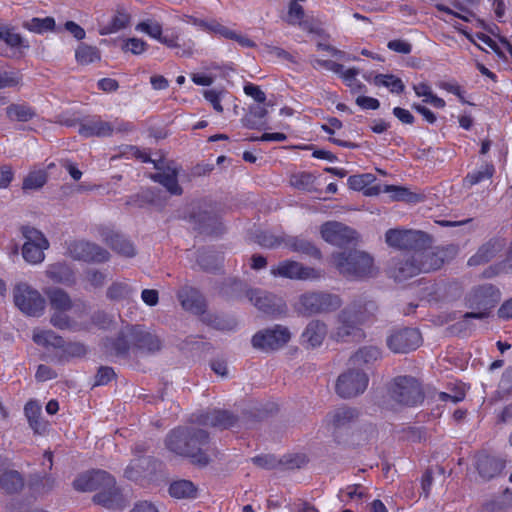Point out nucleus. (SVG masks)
Listing matches in <instances>:
<instances>
[{
  "mask_svg": "<svg viewBox=\"0 0 512 512\" xmlns=\"http://www.w3.org/2000/svg\"><path fill=\"white\" fill-rule=\"evenodd\" d=\"M132 130V126L123 120L104 121L92 119L79 128L80 135L84 137H109L117 133H126Z\"/></svg>",
  "mask_w": 512,
  "mask_h": 512,
  "instance_id": "15",
  "label": "nucleus"
},
{
  "mask_svg": "<svg viewBox=\"0 0 512 512\" xmlns=\"http://www.w3.org/2000/svg\"><path fill=\"white\" fill-rule=\"evenodd\" d=\"M439 87L449 93L456 95L460 101L465 102L464 91L456 82H441Z\"/></svg>",
  "mask_w": 512,
  "mask_h": 512,
  "instance_id": "63",
  "label": "nucleus"
},
{
  "mask_svg": "<svg viewBox=\"0 0 512 512\" xmlns=\"http://www.w3.org/2000/svg\"><path fill=\"white\" fill-rule=\"evenodd\" d=\"M23 27L30 32L43 34L55 29V20L53 17L38 18L34 17L23 22Z\"/></svg>",
  "mask_w": 512,
  "mask_h": 512,
  "instance_id": "40",
  "label": "nucleus"
},
{
  "mask_svg": "<svg viewBox=\"0 0 512 512\" xmlns=\"http://www.w3.org/2000/svg\"><path fill=\"white\" fill-rule=\"evenodd\" d=\"M14 178V172L11 166L2 165L0 167V188H7Z\"/></svg>",
  "mask_w": 512,
  "mask_h": 512,
  "instance_id": "62",
  "label": "nucleus"
},
{
  "mask_svg": "<svg viewBox=\"0 0 512 512\" xmlns=\"http://www.w3.org/2000/svg\"><path fill=\"white\" fill-rule=\"evenodd\" d=\"M512 272V262L509 260L503 261L495 266H491L485 270L484 276L487 278L494 277L501 273H510Z\"/></svg>",
  "mask_w": 512,
  "mask_h": 512,
  "instance_id": "56",
  "label": "nucleus"
},
{
  "mask_svg": "<svg viewBox=\"0 0 512 512\" xmlns=\"http://www.w3.org/2000/svg\"><path fill=\"white\" fill-rule=\"evenodd\" d=\"M205 99L207 101H209L213 108L221 113L223 112V107L221 105V93L214 90V89H210V90H205L204 93H203Z\"/></svg>",
  "mask_w": 512,
  "mask_h": 512,
  "instance_id": "60",
  "label": "nucleus"
},
{
  "mask_svg": "<svg viewBox=\"0 0 512 512\" xmlns=\"http://www.w3.org/2000/svg\"><path fill=\"white\" fill-rule=\"evenodd\" d=\"M421 344V335L414 328L393 330L387 337V346L394 353H407Z\"/></svg>",
  "mask_w": 512,
  "mask_h": 512,
  "instance_id": "18",
  "label": "nucleus"
},
{
  "mask_svg": "<svg viewBox=\"0 0 512 512\" xmlns=\"http://www.w3.org/2000/svg\"><path fill=\"white\" fill-rule=\"evenodd\" d=\"M357 417V412L351 408H339L329 415L328 421L334 428H340Z\"/></svg>",
  "mask_w": 512,
  "mask_h": 512,
  "instance_id": "42",
  "label": "nucleus"
},
{
  "mask_svg": "<svg viewBox=\"0 0 512 512\" xmlns=\"http://www.w3.org/2000/svg\"><path fill=\"white\" fill-rule=\"evenodd\" d=\"M135 29L139 32L147 34L152 39L157 40L168 48L176 49V55L180 57H190L193 55L195 43L188 40L180 44V32L177 30H167L163 34L162 25L152 19L139 22Z\"/></svg>",
  "mask_w": 512,
  "mask_h": 512,
  "instance_id": "6",
  "label": "nucleus"
},
{
  "mask_svg": "<svg viewBox=\"0 0 512 512\" xmlns=\"http://www.w3.org/2000/svg\"><path fill=\"white\" fill-rule=\"evenodd\" d=\"M368 382L363 370L350 367L338 377L336 391L343 398L355 397L366 390Z\"/></svg>",
  "mask_w": 512,
  "mask_h": 512,
  "instance_id": "14",
  "label": "nucleus"
},
{
  "mask_svg": "<svg viewBox=\"0 0 512 512\" xmlns=\"http://www.w3.org/2000/svg\"><path fill=\"white\" fill-rule=\"evenodd\" d=\"M322 238L333 245L342 246L356 239V232L348 226L336 222H326L321 226Z\"/></svg>",
  "mask_w": 512,
  "mask_h": 512,
  "instance_id": "21",
  "label": "nucleus"
},
{
  "mask_svg": "<svg viewBox=\"0 0 512 512\" xmlns=\"http://www.w3.org/2000/svg\"><path fill=\"white\" fill-rule=\"evenodd\" d=\"M384 192L390 193V197L395 201L415 202L417 195L410 192L408 189L400 186L386 185L383 189Z\"/></svg>",
  "mask_w": 512,
  "mask_h": 512,
  "instance_id": "48",
  "label": "nucleus"
},
{
  "mask_svg": "<svg viewBox=\"0 0 512 512\" xmlns=\"http://www.w3.org/2000/svg\"><path fill=\"white\" fill-rule=\"evenodd\" d=\"M73 487L81 492L98 491L94 495V501L104 506L110 505L118 495L114 478L102 470L92 471L77 477Z\"/></svg>",
  "mask_w": 512,
  "mask_h": 512,
  "instance_id": "5",
  "label": "nucleus"
},
{
  "mask_svg": "<svg viewBox=\"0 0 512 512\" xmlns=\"http://www.w3.org/2000/svg\"><path fill=\"white\" fill-rule=\"evenodd\" d=\"M271 274L275 277L294 280H317L322 276L320 270L304 266L303 264L292 260H285L273 266L271 268Z\"/></svg>",
  "mask_w": 512,
  "mask_h": 512,
  "instance_id": "17",
  "label": "nucleus"
},
{
  "mask_svg": "<svg viewBox=\"0 0 512 512\" xmlns=\"http://www.w3.org/2000/svg\"><path fill=\"white\" fill-rule=\"evenodd\" d=\"M504 467L505 461L495 456L480 455L477 459V470L484 479L496 477Z\"/></svg>",
  "mask_w": 512,
  "mask_h": 512,
  "instance_id": "26",
  "label": "nucleus"
},
{
  "mask_svg": "<svg viewBox=\"0 0 512 512\" xmlns=\"http://www.w3.org/2000/svg\"><path fill=\"white\" fill-rule=\"evenodd\" d=\"M68 253L74 259L88 262H104L109 259L105 249L83 240L70 243Z\"/></svg>",
  "mask_w": 512,
  "mask_h": 512,
  "instance_id": "19",
  "label": "nucleus"
},
{
  "mask_svg": "<svg viewBox=\"0 0 512 512\" xmlns=\"http://www.w3.org/2000/svg\"><path fill=\"white\" fill-rule=\"evenodd\" d=\"M386 243L397 249H412L416 251L423 248L428 242L429 237L421 232L414 230L390 229L385 235Z\"/></svg>",
  "mask_w": 512,
  "mask_h": 512,
  "instance_id": "16",
  "label": "nucleus"
},
{
  "mask_svg": "<svg viewBox=\"0 0 512 512\" xmlns=\"http://www.w3.org/2000/svg\"><path fill=\"white\" fill-rule=\"evenodd\" d=\"M374 180L375 176L370 173L353 175L348 178V185L351 189L360 191L373 183Z\"/></svg>",
  "mask_w": 512,
  "mask_h": 512,
  "instance_id": "52",
  "label": "nucleus"
},
{
  "mask_svg": "<svg viewBox=\"0 0 512 512\" xmlns=\"http://www.w3.org/2000/svg\"><path fill=\"white\" fill-rule=\"evenodd\" d=\"M373 83L376 86H384L392 93L400 94L404 91V84L402 80L391 74H379L373 78Z\"/></svg>",
  "mask_w": 512,
  "mask_h": 512,
  "instance_id": "43",
  "label": "nucleus"
},
{
  "mask_svg": "<svg viewBox=\"0 0 512 512\" xmlns=\"http://www.w3.org/2000/svg\"><path fill=\"white\" fill-rule=\"evenodd\" d=\"M264 52L267 56L272 58L292 61V56L287 51L277 46L265 45Z\"/></svg>",
  "mask_w": 512,
  "mask_h": 512,
  "instance_id": "59",
  "label": "nucleus"
},
{
  "mask_svg": "<svg viewBox=\"0 0 512 512\" xmlns=\"http://www.w3.org/2000/svg\"><path fill=\"white\" fill-rule=\"evenodd\" d=\"M197 487L189 480H177L171 483L169 493L176 499H192L197 496Z\"/></svg>",
  "mask_w": 512,
  "mask_h": 512,
  "instance_id": "32",
  "label": "nucleus"
},
{
  "mask_svg": "<svg viewBox=\"0 0 512 512\" xmlns=\"http://www.w3.org/2000/svg\"><path fill=\"white\" fill-rule=\"evenodd\" d=\"M331 262L348 279L371 277L377 273L373 258L363 251L335 253L331 256Z\"/></svg>",
  "mask_w": 512,
  "mask_h": 512,
  "instance_id": "4",
  "label": "nucleus"
},
{
  "mask_svg": "<svg viewBox=\"0 0 512 512\" xmlns=\"http://www.w3.org/2000/svg\"><path fill=\"white\" fill-rule=\"evenodd\" d=\"M495 254V249L493 244H486L482 246L478 252L472 256L468 264L469 265H480L482 263L488 262Z\"/></svg>",
  "mask_w": 512,
  "mask_h": 512,
  "instance_id": "51",
  "label": "nucleus"
},
{
  "mask_svg": "<svg viewBox=\"0 0 512 512\" xmlns=\"http://www.w3.org/2000/svg\"><path fill=\"white\" fill-rule=\"evenodd\" d=\"M494 173L493 166L486 165L480 170L472 172L465 178V183L468 186H473L480 183L483 180L490 179Z\"/></svg>",
  "mask_w": 512,
  "mask_h": 512,
  "instance_id": "50",
  "label": "nucleus"
},
{
  "mask_svg": "<svg viewBox=\"0 0 512 512\" xmlns=\"http://www.w3.org/2000/svg\"><path fill=\"white\" fill-rule=\"evenodd\" d=\"M303 17H304V10H303L302 6L299 5L298 3L291 2L290 6H289V11H288V18H287L288 23L292 24V25L303 26L306 29V27L304 26V23L302 21Z\"/></svg>",
  "mask_w": 512,
  "mask_h": 512,
  "instance_id": "55",
  "label": "nucleus"
},
{
  "mask_svg": "<svg viewBox=\"0 0 512 512\" xmlns=\"http://www.w3.org/2000/svg\"><path fill=\"white\" fill-rule=\"evenodd\" d=\"M24 411L30 426L35 430V432H40L45 428V425L39 420L41 415V407L36 402H28L25 405Z\"/></svg>",
  "mask_w": 512,
  "mask_h": 512,
  "instance_id": "46",
  "label": "nucleus"
},
{
  "mask_svg": "<svg viewBox=\"0 0 512 512\" xmlns=\"http://www.w3.org/2000/svg\"><path fill=\"white\" fill-rule=\"evenodd\" d=\"M46 295L52 311L51 324L59 329L69 328L71 320L67 312L73 307L69 294L60 288H50L46 291Z\"/></svg>",
  "mask_w": 512,
  "mask_h": 512,
  "instance_id": "11",
  "label": "nucleus"
},
{
  "mask_svg": "<svg viewBox=\"0 0 512 512\" xmlns=\"http://www.w3.org/2000/svg\"><path fill=\"white\" fill-rule=\"evenodd\" d=\"M292 338L290 329L276 324L259 330L251 338V344L255 349L272 352L286 346Z\"/></svg>",
  "mask_w": 512,
  "mask_h": 512,
  "instance_id": "8",
  "label": "nucleus"
},
{
  "mask_svg": "<svg viewBox=\"0 0 512 512\" xmlns=\"http://www.w3.org/2000/svg\"><path fill=\"white\" fill-rule=\"evenodd\" d=\"M247 296L250 302L265 314L277 316L283 314L286 310L281 299L264 291L249 290Z\"/></svg>",
  "mask_w": 512,
  "mask_h": 512,
  "instance_id": "20",
  "label": "nucleus"
},
{
  "mask_svg": "<svg viewBox=\"0 0 512 512\" xmlns=\"http://www.w3.org/2000/svg\"><path fill=\"white\" fill-rule=\"evenodd\" d=\"M147 48V42L136 37L126 39L121 46L123 52H130L133 55H141Z\"/></svg>",
  "mask_w": 512,
  "mask_h": 512,
  "instance_id": "49",
  "label": "nucleus"
},
{
  "mask_svg": "<svg viewBox=\"0 0 512 512\" xmlns=\"http://www.w3.org/2000/svg\"><path fill=\"white\" fill-rule=\"evenodd\" d=\"M375 310L376 306L371 301L354 300L338 315V326L331 337L336 341H344L353 335L357 327L367 321Z\"/></svg>",
  "mask_w": 512,
  "mask_h": 512,
  "instance_id": "3",
  "label": "nucleus"
},
{
  "mask_svg": "<svg viewBox=\"0 0 512 512\" xmlns=\"http://www.w3.org/2000/svg\"><path fill=\"white\" fill-rule=\"evenodd\" d=\"M166 446L170 451L190 458L194 464L205 466L209 463V437L202 429L174 430L167 436Z\"/></svg>",
  "mask_w": 512,
  "mask_h": 512,
  "instance_id": "1",
  "label": "nucleus"
},
{
  "mask_svg": "<svg viewBox=\"0 0 512 512\" xmlns=\"http://www.w3.org/2000/svg\"><path fill=\"white\" fill-rule=\"evenodd\" d=\"M131 22V15L123 6H118L111 19L99 27L100 35H110L127 28Z\"/></svg>",
  "mask_w": 512,
  "mask_h": 512,
  "instance_id": "23",
  "label": "nucleus"
},
{
  "mask_svg": "<svg viewBox=\"0 0 512 512\" xmlns=\"http://www.w3.org/2000/svg\"><path fill=\"white\" fill-rule=\"evenodd\" d=\"M414 261L419 265L422 272L427 273L439 269L443 264V258L430 249L418 248L413 252Z\"/></svg>",
  "mask_w": 512,
  "mask_h": 512,
  "instance_id": "28",
  "label": "nucleus"
},
{
  "mask_svg": "<svg viewBox=\"0 0 512 512\" xmlns=\"http://www.w3.org/2000/svg\"><path fill=\"white\" fill-rule=\"evenodd\" d=\"M149 458L141 457L133 459L126 467L124 475L130 480H137L150 466Z\"/></svg>",
  "mask_w": 512,
  "mask_h": 512,
  "instance_id": "44",
  "label": "nucleus"
},
{
  "mask_svg": "<svg viewBox=\"0 0 512 512\" xmlns=\"http://www.w3.org/2000/svg\"><path fill=\"white\" fill-rule=\"evenodd\" d=\"M15 305L26 315L40 316L43 314L46 301L40 292L26 283L14 288Z\"/></svg>",
  "mask_w": 512,
  "mask_h": 512,
  "instance_id": "12",
  "label": "nucleus"
},
{
  "mask_svg": "<svg viewBox=\"0 0 512 512\" xmlns=\"http://www.w3.org/2000/svg\"><path fill=\"white\" fill-rule=\"evenodd\" d=\"M0 41H3L10 48L28 49L29 44L22 36L7 25H0Z\"/></svg>",
  "mask_w": 512,
  "mask_h": 512,
  "instance_id": "35",
  "label": "nucleus"
},
{
  "mask_svg": "<svg viewBox=\"0 0 512 512\" xmlns=\"http://www.w3.org/2000/svg\"><path fill=\"white\" fill-rule=\"evenodd\" d=\"M244 92L246 95L252 97L255 101L263 103L266 100L265 93L260 89L259 86L252 83H248L244 86Z\"/></svg>",
  "mask_w": 512,
  "mask_h": 512,
  "instance_id": "61",
  "label": "nucleus"
},
{
  "mask_svg": "<svg viewBox=\"0 0 512 512\" xmlns=\"http://www.w3.org/2000/svg\"><path fill=\"white\" fill-rule=\"evenodd\" d=\"M178 299L185 310L197 315H204L205 302L198 291L192 288H185L178 293Z\"/></svg>",
  "mask_w": 512,
  "mask_h": 512,
  "instance_id": "27",
  "label": "nucleus"
},
{
  "mask_svg": "<svg viewBox=\"0 0 512 512\" xmlns=\"http://www.w3.org/2000/svg\"><path fill=\"white\" fill-rule=\"evenodd\" d=\"M134 289L127 282H115L107 289V297L111 300L127 299Z\"/></svg>",
  "mask_w": 512,
  "mask_h": 512,
  "instance_id": "47",
  "label": "nucleus"
},
{
  "mask_svg": "<svg viewBox=\"0 0 512 512\" xmlns=\"http://www.w3.org/2000/svg\"><path fill=\"white\" fill-rule=\"evenodd\" d=\"M311 63L314 68H317L318 66L323 67L329 71H332L336 74L342 73L343 65L336 63L331 60H321V59H312Z\"/></svg>",
  "mask_w": 512,
  "mask_h": 512,
  "instance_id": "58",
  "label": "nucleus"
},
{
  "mask_svg": "<svg viewBox=\"0 0 512 512\" xmlns=\"http://www.w3.org/2000/svg\"><path fill=\"white\" fill-rule=\"evenodd\" d=\"M421 272L419 265L414 261V254L403 260L394 261L390 269L391 276L397 281H404Z\"/></svg>",
  "mask_w": 512,
  "mask_h": 512,
  "instance_id": "25",
  "label": "nucleus"
},
{
  "mask_svg": "<svg viewBox=\"0 0 512 512\" xmlns=\"http://www.w3.org/2000/svg\"><path fill=\"white\" fill-rule=\"evenodd\" d=\"M390 394L396 402L406 406H415L423 401L421 385L413 377L395 378L390 388Z\"/></svg>",
  "mask_w": 512,
  "mask_h": 512,
  "instance_id": "13",
  "label": "nucleus"
},
{
  "mask_svg": "<svg viewBox=\"0 0 512 512\" xmlns=\"http://www.w3.org/2000/svg\"><path fill=\"white\" fill-rule=\"evenodd\" d=\"M23 486V478L16 470H5L0 476V488L7 493L18 492Z\"/></svg>",
  "mask_w": 512,
  "mask_h": 512,
  "instance_id": "33",
  "label": "nucleus"
},
{
  "mask_svg": "<svg viewBox=\"0 0 512 512\" xmlns=\"http://www.w3.org/2000/svg\"><path fill=\"white\" fill-rule=\"evenodd\" d=\"M501 293L492 284L479 286L471 291L468 296V303L471 308L479 309L478 312H469L465 318L483 319L489 315L492 309L500 300Z\"/></svg>",
  "mask_w": 512,
  "mask_h": 512,
  "instance_id": "9",
  "label": "nucleus"
},
{
  "mask_svg": "<svg viewBox=\"0 0 512 512\" xmlns=\"http://www.w3.org/2000/svg\"><path fill=\"white\" fill-rule=\"evenodd\" d=\"M48 180V173L44 169H33L23 179L22 190L31 191L41 189Z\"/></svg>",
  "mask_w": 512,
  "mask_h": 512,
  "instance_id": "34",
  "label": "nucleus"
},
{
  "mask_svg": "<svg viewBox=\"0 0 512 512\" xmlns=\"http://www.w3.org/2000/svg\"><path fill=\"white\" fill-rule=\"evenodd\" d=\"M203 321L220 330L232 329L235 326V323H226L222 321L219 317L213 315H204Z\"/></svg>",
  "mask_w": 512,
  "mask_h": 512,
  "instance_id": "64",
  "label": "nucleus"
},
{
  "mask_svg": "<svg viewBox=\"0 0 512 512\" xmlns=\"http://www.w3.org/2000/svg\"><path fill=\"white\" fill-rule=\"evenodd\" d=\"M342 305L338 295L327 292H306L301 294L295 303V309L302 315L329 313Z\"/></svg>",
  "mask_w": 512,
  "mask_h": 512,
  "instance_id": "7",
  "label": "nucleus"
},
{
  "mask_svg": "<svg viewBox=\"0 0 512 512\" xmlns=\"http://www.w3.org/2000/svg\"><path fill=\"white\" fill-rule=\"evenodd\" d=\"M7 117L12 121L27 122L36 116V112L25 104H11L6 108Z\"/></svg>",
  "mask_w": 512,
  "mask_h": 512,
  "instance_id": "39",
  "label": "nucleus"
},
{
  "mask_svg": "<svg viewBox=\"0 0 512 512\" xmlns=\"http://www.w3.org/2000/svg\"><path fill=\"white\" fill-rule=\"evenodd\" d=\"M33 341L44 347L60 348L63 346V339L50 330H35L33 332Z\"/></svg>",
  "mask_w": 512,
  "mask_h": 512,
  "instance_id": "41",
  "label": "nucleus"
},
{
  "mask_svg": "<svg viewBox=\"0 0 512 512\" xmlns=\"http://www.w3.org/2000/svg\"><path fill=\"white\" fill-rule=\"evenodd\" d=\"M75 59L80 65H89L100 61L101 53L97 47L82 43L75 51Z\"/></svg>",
  "mask_w": 512,
  "mask_h": 512,
  "instance_id": "36",
  "label": "nucleus"
},
{
  "mask_svg": "<svg viewBox=\"0 0 512 512\" xmlns=\"http://www.w3.org/2000/svg\"><path fill=\"white\" fill-rule=\"evenodd\" d=\"M328 334L327 325L318 319L311 320L301 334L302 344L307 348L320 347Z\"/></svg>",
  "mask_w": 512,
  "mask_h": 512,
  "instance_id": "22",
  "label": "nucleus"
},
{
  "mask_svg": "<svg viewBox=\"0 0 512 512\" xmlns=\"http://www.w3.org/2000/svg\"><path fill=\"white\" fill-rule=\"evenodd\" d=\"M160 338L140 326L127 327L113 343L117 355L129 353H154L161 349Z\"/></svg>",
  "mask_w": 512,
  "mask_h": 512,
  "instance_id": "2",
  "label": "nucleus"
},
{
  "mask_svg": "<svg viewBox=\"0 0 512 512\" xmlns=\"http://www.w3.org/2000/svg\"><path fill=\"white\" fill-rule=\"evenodd\" d=\"M110 247L119 255L124 257H133L136 254L133 244L124 237L115 234L109 240Z\"/></svg>",
  "mask_w": 512,
  "mask_h": 512,
  "instance_id": "45",
  "label": "nucleus"
},
{
  "mask_svg": "<svg viewBox=\"0 0 512 512\" xmlns=\"http://www.w3.org/2000/svg\"><path fill=\"white\" fill-rule=\"evenodd\" d=\"M198 422L204 426L227 429L234 426L236 418L227 411L211 410L205 414H201L198 418Z\"/></svg>",
  "mask_w": 512,
  "mask_h": 512,
  "instance_id": "24",
  "label": "nucleus"
},
{
  "mask_svg": "<svg viewBox=\"0 0 512 512\" xmlns=\"http://www.w3.org/2000/svg\"><path fill=\"white\" fill-rule=\"evenodd\" d=\"M46 275L55 283L71 285L75 282V275L72 269L64 263H54L47 267Z\"/></svg>",
  "mask_w": 512,
  "mask_h": 512,
  "instance_id": "30",
  "label": "nucleus"
},
{
  "mask_svg": "<svg viewBox=\"0 0 512 512\" xmlns=\"http://www.w3.org/2000/svg\"><path fill=\"white\" fill-rule=\"evenodd\" d=\"M115 376V372L110 367H100L95 376V385H105Z\"/></svg>",
  "mask_w": 512,
  "mask_h": 512,
  "instance_id": "57",
  "label": "nucleus"
},
{
  "mask_svg": "<svg viewBox=\"0 0 512 512\" xmlns=\"http://www.w3.org/2000/svg\"><path fill=\"white\" fill-rule=\"evenodd\" d=\"M20 81L21 77L18 72L0 69V89L15 87Z\"/></svg>",
  "mask_w": 512,
  "mask_h": 512,
  "instance_id": "54",
  "label": "nucleus"
},
{
  "mask_svg": "<svg viewBox=\"0 0 512 512\" xmlns=\"http://www.w3.org/2000/svg\"><path fill=\"white\" fill-rule=\"evenodd\" d=\"M152 179L162 184L171 194L178 195L182 192L177 180V170L174 168L168 167L152 175Z\"/></svg>",
  "mask_w": 512,
  "mask_h": 512,
  "instance_id": "31",
  "label": "nucleus"
},
{
  "mask_svg": "<svg viewBox=\"0 0 512 512\" xmlns=\"http://www.w3.org/2000/svg\"><path fill=\"white\" fill-rule=\"evenodd\" d=\"M192 23L194 25L199 26L200 28H202L203 30H205L207 32L214 33L215 35L226 38V39H230L231 37L234 36V30L219 23L216 20L204 21V20H199V19L194 18L192 20Z\"/></svg>",
  "mask_w": 512,
  "mask_h": 512,
  "instance_id": "38",
  "label": "nucleus"
},
{
  "mask_svg": "<svg viewBox=\"0 0 512 512\" xmlns=\"http://www.w3.org/2000/svg\"><path fill=\"white\" fill-rule=\"evenodd\" d=\"M21 233L24 238L22 246V256L29 264H40L45 259L44 251L49 248V241L45 235L38 229L31 226L21 227Z\"/></svg>",
  "mask_w": 512,
  "mask_h": 512,
  "instance_id": "10",
  "label": "nucleus"
},
{
  "mask_svg": "<svg viewBox=\"0 0 512 512\" xmlns=\"http://www.w3.org/2000/svg\"><path fill=\"white\" fill-rule=\"evenodd\" d=\"M381 358V352L377 347L365 346L355 352L349 360L350 367L360 369L369 366Z\"/></svg>",
  "mask_w": 512,
  "mask_h": 512,
  "instance_id": "29",
  "label": "nucleus"
},
{
  "mask_svg": "<svg viewBox=\"0 0 512 512\" xmlns=\"http://www.w3.org/2000/svg\"><path fill=\"white\" fill-rule=\"evenodd\" d=\"M289 247L293 251L299 252V253H305V254H309V255L319 254V251L315 248V246L311 242H309L305 239H302V238H293L292 240H290Z\"/></svg>",
  "mask_w": 512,
  "mask_h": 512,
  "instance_id": "53",
  "label": "nucleus"
},
{
  "mask_svg": "<svg viewBox=\"0 0 512 512\" xmlns=\"http://www.w3.org/2000/svg\"><path fill=\"white\" fill-rule=\"evenodd\" d=\"M316 176L310 172H297L290 176V185L298 190L313 192L315 188Z\"/></svg>",
  "mask_w": 512,
  "mask_h": 512,
  "instance_id": "37",
  "label": "nucleus"
}]
</instances>
